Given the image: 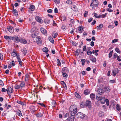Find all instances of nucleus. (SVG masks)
Instances as JSON below:
<instances>
[{"instance_id":"obj_35","label":"nucleus","mask_w":121,"mask_h":121,"mask_svg":"<svg viewBox=\"0 0 121 121\" xmlns=\"http://www.w3.org/2000/svg\"><path fill=\"white\" fill-rule=\"evenodd\" d=\"M43 51L44 52H48V50L47 48L45 47L43 49Z\"/></svg>"},{"instance_id":"obj_49","label":"nucleus","mask_w":121,"mask_h":121,"mask_svg":"<svg viewBox=\"0 0 121 121\" xmlns=\"http://www.w3.org/2000/svg\"><path fill=\"white\" fill-rule=\"evenodd\" d=\"M17 103H18L20 104L21 105H24V104L23 102H21L19 101H17Z\"/></svg>"},{"instance_id":"obj_56","label":"nucleus","mask_w":121,"mask_h":121,"mask_svg":"<svg viewBox=\"0 0 121 121\" xmlns=\"http://www.w3.org/2000/svg\"><path fill=\"white\" fill-rule=\"evenodd\" d=\"M4 84L3 82L0 79V85H1L2 86H4Z\"/></svg>"},{"instance_id":"obj_34","label":"nucleus","mask_w":121,"mask_h":121,"mask_svg":"<svg viewBox=\"0 0 121 121\" xmlns=\"http://www.w3.org/2000/svg\"><path fill=\"white\" fill-rule=\"evenodd\" d=\"M17 54V53L14 51H13L11 53V56L13 57H15L16 56Z\"/></svg>"},{"instance_id":"obj_9","label":"nucleus","mask_w":121,"mask_h":121,"mask_svg":"<svg viewBox=\"0 0 121 121\" xmlns=\"http://www.w3.org/2000/svg\"><path fill=\"white\" fill-rule=\"evenodd\" d=\"M74 116L71 115L67 119V121H73L74 119Z\"/></svg>"},{"instance_id":"obj_52","label":"nucleus","mask_w":121,"mask_h":121,"mask_svg":"<svg viewBox=\"0 0 121 121\" xmlns=\"http://www.w3.org/2000/svg\"><path fill=\"white\" fill-rule=\"evenodd\" d=\"M1 91L2 92H5L6 91L7 92V89H5L4 88H2Z\"/></svg>"},{"instance_id":"obj_20","label":"nucleus","mask_w":121,"mask_h":121,"mask_svg":"<svg viewBox=\"0 0 121 121\" xmlns=\"http://www.w3.org/2000/svg\"><path fill=\"white\" fill-rule=\"evenodd\" d=\"M35 6L32 5H30V8L29 9L30 10H31L32 11H33L35 10Z\"/></svg>"},{"instance_id":"obj_50","label":"nucleus","mask_w":121,"mask_h":121,"mask_svg":"<svg viewBox=\"0 0 121 121\" xmlns=\"http://www.w3.org/2000/svg\"><path fill=\"white\" fill-rule=\"evenodd\" d=\"M57 65L58 66H60L61 65L60 62L58 59H57Z\"/></svg>"},{"instance_id":"obj_31","label":"nucleus","mask_w":121,"mask_h":121,"mask_svg":"<svg viewBox=\"0 0 121 121\" xmlns=\"http://www.w3.org/2000/svg\"><path fill=\"white\" fill-rule=\"evenodd\" d=\"M29 79V75L28 74L26 75L25 76V81H28Z\"/></svg>"},{"instance_id":"obj_62","label":"nucleus","mask_w":121,"mask_h":121,"mask_svg":"<svg viewBox=\"0 0 121 121\" xmlns=\"http://www.w3.org/2000/svg\"><path fill=\"white\" fill-rule=\"evenodd\" d=\"M12 24L14 25L15 26L16 24L14 22H13L12 20H10L9 21Z\"/></svg>"},{"instance_id":"obj_2","label":"nucleus","mask_w":121,"mask_h":121,"mask_svg":"<svg viewBox=\"0 0 121 121\" xmlns=\"http://www.w3.org/2000/svg\"><path fill=\"white\" fill-rule=\"evenodd\" d=\"M99 2L98 0H92L90 5L91 7L92 6V9H94L95 7L99 5Z\"/></svg>"},{"instance_id":"obj_18","label":"nucleus","mask_w":121,"mask_h":121,"mask_svg":"<svg viewBox=\"0 0 121 121\" xmlns=\"http://www.w3.org/2000/svg\"><path fill=\"white\" fill-rule=\"evenodd\" d=\"M90 60L92 62H95L96 61V59L94 56L92 58L91 57H90Z\"/></svg>"},{"instance_id":"obj_22","label":"nucleus","mask_w":121,"mask_h":121,"mask_svg":"<svg viewBox=\"0 0 121 121\" xmlns=\"http://www.w3.org/2000/svg\"><path fill=\"white\" fill-rule=\"evenodd\" d=\"M90 90L87 89H86L85 90L84 92V94L86 95L90 93Z\"/></svg>"},{"instance_id":"obj_17","label":"nucleus","mask_w":121,"mask_h":121,"mask_svg":"<svg viewBox=\"0 0 121 121\" xmlns=\"http://www.w3.org/2000/svg\"><path fill=\"white\" fill-rule=\"evenodd\" d=\"M106 99L104 97H102L101 98L100 101L102 104H104L106 102Z\"/></svg>"},{"instance_id":"obj_63","label":"nucleus","mask_w":121,"mask_h":121,"mask_svg":"<svg viewBox=\"0 0 121 121\" xmlns=\"http://www.w3.org/2000/svg\"><path fill=\"white\" fill-rule=\"evenodd\" d=\"M106 10L107 11H108L110 12H113V10L109 8L107 9Z\"/></svg>"},{"instance_id":"obj_5","label":"nucleus","mask_w":121,"mask_h":121,"mask_svg":"<svg viewBox=\"0 0 121 121\" xmlns=\"http://www.w3.org/2000/svg\"><path fill=\"white\" fill-rule=\"evenodd\" d=\"M40 30L41 32L44 35H46L47 34V30L44 28L41 27L40 29Z\"/></svg>"},{"instance_id":"obj_32","label":"nucleus","mask_w":121,"mask_h":121,"mask_svg":"<svg viewBox=\"0 0 121 121\" xmlns=\"http://www.w3.org/2000/svg\"><path fill=\"white\" fill-rule=\"evenodd\" d=\"M71 9L74 11H76L77 10V8L76 6H73L71 7Z\"/></svg>"},{"instance_id":"obj_4","label":"nucleus","mask_w":121,"mask_h":121,"mask_svg":"<svg viewBox=\"0 0 121 121\" xmlns=\"http://www.w3.org/2000/svg\"><path fill=\"white\" fill-rule=\"evenodd\" d=\"M13 89L10 86H8L7 89V94L8 95H9V93H12L13 92Z\"/></svg>"},{"instance_id":"obj_39","label":"nucleus","mask_w":121,"mask_h":121,"mask_svg":"<svg viewBox=\"0 0 121 121\" xmlns=\"http://www.w3.org/2000/svg\"><path fill=\"white\" fill-rule=\"evenodd\" d=\"M75 96L77 98H79L80 97V96L79 95V94L77 93H75Z\"/></svg>"},{"instance_id":"obj_46","label":"nucleus","mask_w":121,"mask_h":121,"mask_svg":"<svg viewBox=\"0 0 121 121\" xmlns=\"http://www.w3.org/2000/svg\"><path fill=\"white\" fill-rule=\"evenodd\" d=\"M113 52V51L112 50L110 51V52L109 54V58H111L112 55V53Z\"/></svg>"},{"instance_id":"obj_15","label":"nucleus","mask_w":121,"mask_h":121,"mask_svg":"<svg viewBox=\"0 0 121 121\" xmlns=\"http://www.w3.org/2000/svg\"><path fill=\"white\" fill-rule=\"evenodd\" d=\"M118 72V69L117 68L115 69V70L112 71L113 75V76H115Z\"/></svg>"},{"instance_id":"obj_26","label":"nucleus","mask_w":121,"mask_h":121,"mask_svg":"<svg viewBox=\"0 0 121 121\" xmlns=\"http://www.w3.org/2000/svg\"><path fill=\"white\" fill-rule=\"evenodd\" d=\"M61 83L62 85L64 88H67L66 86L65 82L63 81L61 82Z\"/></svg>"},{"instance_id":"obj_25","label":"nucleus","mask_w":121,"mask_h":121,"mask_svg":"<svg viewBox=\"0 0 121 121\" xmlns=\"http://www.w3.org/2000/svg\"><path fill=\"white\" fill-rule=\"evenodd\" d=\"M19 85L21 89H22V87H23L25 85V83L23 82H21Z\"/></svg>"},{"instance_id":"obj_6","label":"nucleus","mask_w":121,"mask_h":121,"mask_svg":"<svg viewBox=\"0 0 121 121\" xmlns=\"http://www.w3.org/2000/svg\"><path fill=\"white\" fill-rule=\"evenodd\" d=\"M91 101H87L86 102L85 105L86 106H88L89 108H90L91 107Z\"/></svg>"},{"instance_id":"obj_27","label":"nucleus","mask_w":121,"mask_h":121,"mask_svg":"<svg viewBox=\"0 0 121 121\" xmlns=\"http://www.w3.org/2000/svg\"><path fill=\"white\" fill-rule=\"evenodd\" d=\"M15 89H21L20 85H17L14 86Z\"/></svg>"},{"instance_id":"obj_45","label":"nucleus","mask_w":121,"mask_h":121,"mask_svg":"<svg viewBox=\"0 0 121 121\" xmlns=\"http://www.w3.org/2000/svg\"><path fill=\"white\" fill-rule=\"evenodd\" d=\"M107 15V13H106L104 14L99 15V16L100 17H101L102 18H103L106 17Z\"/></svg>"},{"instance_id":"obj_53","label":"nucleus","mask_w":121,"mask_h":121,"mask_svg":"<svg viewBox=\"0 0 121 121\" xmlns=\"http://www.w3.org/2000/svg\"><path fill=\"white\" fill-rule=\"evenodd\" d=\"M88 13V12L87 11H85L84 12V16L85 17H87Z\"/></svg>"},{"instance_id":"obj_44","label":"nucleus","mask_w":121,"mask_h":121,"mask_svg":"<svg viewBox=\"0 0 121 121\" xmlns=\"http://www.w3.org/2000/svg\"><path fill=\"white\" fill-rule=\"evenodd\" d=\"M81 61L82 62V64L83 65H84V63L86 61V60L85 59H82L81 60Z\"/></svg>"},{"instance_id":"obj_13","label":"nucleus","mask_w":121,"mask_h":121,"mask_svg":"<svg viewBox=\"0 0 121 121\" xmlns=\"http://www.w3.org/2000/svg\"><path fill=\"white\" fill-rule=\"evenodd\" d=\"M97 91L98 94L100 95H101L103 94L104 92L103 90L101 89H98Z\"/></svg>"},{"instance_id":"obj_61","label":"nucleus","mask_w":121,"mask_h":121,"mask_svg":"<svg viewBox=\"0 0 121 121\" xmlns=\"http://www.w3.org/2000/svg\"><path fill=\"white\" fill-rule=\"evenodd\" d=\"M72 43L73 46H75L77 45V43L76 42H75L74 41H72Z\"/></svg>"},{"instance_id":"obj_19","label":"nucleus","mask_w":121,"mask_h":121,"mask_svg":"<svg viewBox=\"0 0 121 121\" xmlns=\"http://www.w3.org/2000/svg\"><path fill=\"white\" fill-rule=\"evenodd\" d=\"M20 37H18L17 36H15V42L16 43H18L19 42H20Z\"/></svg>"},{"instance_id":"obj_29","label":"nucleus","mask_w":121,"mask_h":121,"mask_svg":"<svg viewBox=\"0 0 121 121\" xmlns=\"http://www.w3.org/2000/svg\"><path fill=\"white\" fill-rule=\"evenodd\" d=\"M50 20L48 19H46L44 20V22L46 24H48L50 23Z\"/></svg>"},{"instance_id":"obj_10","label":"nucleus","mask_w":121,"mask_h":121,"mask_svg":"<svg viewBox=\"0 0 121 121\" xmlns=\"http://www.w3.org/2000/svg\"><path fill=\"white\" fill-rule=\"evenodd\" d=\"M35 19L37 21L39 22H43V20L42 19L39 17H35Z\"/></svg>"},{"instance_id":"obj_1","label":"nucleus","mask_w":121,"mask_h":121,"mask_svg":"<svg viewBox=\"0 0 121 121\" xmlns=\"http://www.w3.org/2000/svg\"><path fill=\"white\" fill-rule=\"evenodd\" d=\"M77 106L73 104L70 107L69 110L70 112L71 115L74 116L77 112Z\"/></svg>"},{"instance_id":"obj_12","label":"nucleus","mask_w":121,"mask_h":121,"mask_svg":"<svg viewBox=\"0 0 121 121\" xmlns=\"http://www.w3.org/2000/svg\"><path fill=\"white\" fill-rule=\"evenodd\" d=\"M69 72L68 69L67 67H64L62 69V73H67Z\"/></svg>"},{"instance_id":"obj_47","label":"nucleus","mask_w":121,"mask_h":121,"mask_svg":"<svg viewBox=\"0 0 121 121\" xmlns=\"http://www.w3.org/2000/svg\"><path fill=\"white\" fill-rule=\"evenodd\" d=\"M22 52L24 55L26 54V49H23L22 50Z\"/></svg>"},{"instance_id":"obj_23","label":"nucleus","mask_w":121,"mask_h":121,"mask_svg":"<svg viewBox=\"0 0 121 121\" xmlns=\"http://www.w3.org/2000/svg\"><path fill=\"white\" fill-rule=\"evenodd\" d=\"M103 27V24H101L99 26H97V28L98 30H100Z\"/></svg>"},{"instance_id":"obj_59","label":"nucleus","mask_w":121,"mask_h":121,"mask_svg":"<svg viewBox=\"0 0 121 121\" xmlns=\"http://www.w3.org/2000/svg\"><path fill=\"white\" fill-rule=\"evenodd\" d=\"M83 28L82 26H80L78 27V30L79 31H82L83 30Z\"/></svg>"},{"instance_id":"obj_64","label":"nucleus","mask_w":121,"mask_h":121,"mask_svg":"<svg viewBox=\"0 0 121 121\" xmlns=\"http://www.w3.org/2000/svg\"><path fill=\"white\" fill-rule=\"evenodd\" d=\"M106 105L108 106L109 105V101L108 99H106Z\"/></svg>"},{"instance_id":"obj_57","label":"nucleus","mask_w":121,"mask_h":121,"mask_svg":"<svg viewBox=\"0 0 121 121\" xmlns=\"http://www.w3.org/2000/svg\"><path fill=\"white\" fill-rule=\"evenodd\" d=\"M109 82L110 83H115L116 82V81L115 80H110L109 81Z\"/></svg>"},{"instance_id":"obj_48","label":"nucleus","mask_w":121,"mask_h":121,"mask_svg":"<svg viewBox=\"0 0 121 121\" xmlns=\"http://www.w3.org/2000/svg\"><path fill=\"white\" fill-rule=\"evenodd\" d=\"M11 37L9 36L6 35L4 36V38L6 39H11Z\"/></svg>"},{"instance_id":"obj_43","label":"nucleus","mask_w":121,"mask_h":121,"mask_svg":"<svg viewBox=\"0 0 121 121\" xmlns=\"http://www.w3.org/2000/svg\"><path fill=\"white\" fill-rule=\"evenodd\" d=\"M115 51L118 53H121V51L119 50L118 48H116L115 49Z\"/></svg>"},{"instance_id":"obj_42","label":"nucleus","mask_w":121,"mask_h":121,"mask_svg":"<svg viewBox=\"0 0 121 121\" xmlns=\"http://www.w3.org/2000/svg\"><path fill=\"white\" fill-rule=\"evenodd\" d=\"M63 77H64L66 78L67 76L68 75L66 73H62Z\"/></svg>"},{"instance_id":"obj_16","label":"nucleus","mask_w":121,"mask_h":121,"mask_svg":"<svg viewBox=\"0 0 121 121\" xmlns=\"http://www.w3.org/2000/svg\"><path fill=\"white\" fill-rule=\"evenodd\" d=\"M30 110L32 112L34 113L35 111V109L34 107L33 106H30Z\"/></svg>"},{"instance_id":"obj_38","label":"nucleus","mask_w":121,"mask_h":121,"mask_svg":"<svg viewBox=\"0 0 121 121\" xmlns=\"http://www.w3.org/2000/svg\"><path fill=\"white\" fill-rule=\"evenodd\" d=\"M94 15L95 17L97 18H100L99 15L98 16L97 14L96 13H94Z\"/></svg>"},{"instance_id":"obj_41","label":"nucleus","mask_w":121,"mask_h":121,"mask_svg":"<svg viewBox=\"0 0 121 121\" xmlns=\"http://www.w3.org/2000/svg\"><path fill=\"white\" fill-rule=\"evenodd\" d=\"M116 108L117 110L118 111H120L121 110L120 107L118 104H117L116 105Z\"/></svg>"},{"instance_id":"obj_55","label":"nucleus","mask_w":121,"mask_h":121,"mask_svg":"<svg viewBox=\"0 0 121 121\" xmlns=\"http://www.w3.org/2000/svg\"><path fill=\"white\" fill-rule=\"evenodd\" d=\"M58 35L57 33H55V34L52 35V36L53 37L55 38Z\"/></svg>"},{"instance_id":"obj_21","label":"nucleus","mask_w":121,"mask_h":121,"mask_svg":"<svg viewBox=\"0 0 121 121\" xmlns=\"http://www.w3.org/2000/svg\"><path fill=\"white\" fill-rule=\"evenodd\" d=\"M36 40L37 42L40 43L41 42V40L40 36H37L36 37Z\"/></svg>"},{"instance_id":"obj_54","label":"nucleus","mask_w":121,"mask_h":121,"mask_svg":"<svg viewBox=\"0 0 121 121\" xmlns=\"http://www.w3.org/2000/svg\"><path fill=\"white\" fill-rule=\"evenodd\" d=\"M92 52L89 50H88L87 52V53L88 55L90 56L92 54Z\"/></svg>"},{"instance_id":"obj_8","label":"nucleus","mask_w":121,"mask_h":121,"mask_svg":"<svg viewBox=\"0 0 121 121\" xmlns=\"http://www.w3.org/2000/svg\"><path fill=\"white\" fill-rule=\"evenodd\" d=\"M7 28L8 29V30L11 33H13L14 31V29L13 27L11 26H8Z\"/></svg>"},{"instance_id":"obj_33","label":"nucleus","mask_w":121,"mask_h":121,"mask_svg":"<svg viewBox=\"0 0 121 121\" xmlns=\"http://www.w3.org/2000/svg\"><path fill=\"white\" fill-rule=\"evenodd\" d=\"M18 61L19 62V64L20 65L21 67V68L22 66V62L21 59H20V60L19 59V60H18Z\"/></svg>"},{"instance_id":"obj_24","label":"nucleus","mask_w":121,"mask_h":121,"mask_svg":"<svg viewBox=\"0 0 121 121\" xmlns=\"http://www.w3.org/2000/svg\"><path fill=\"white\" fill-rule=\"evenodd\" d=\"M37 33L36 32H35L33 34L31 35L32 37L33 38H35L36 36H38Z\"/></svg>"},{"instance_id":"obj_14","label":"nucleus","mask_w":121,"mask_h":121,"mask_svg":"<svg viewBox=\"0 0 121 121\" xmlns=\"http://www.w3.org/2000/svg\"><path fill=\"white\" fill-rule=\"evenodd\" d=\"M20 42L23 44H26L27 43L26 40L24 39H22L21 38L20 39Z\"/></svg>"},{"instance_id":"obj_11","label":"nucleus","mask_w":121,"mask_h":121,"mask_svg":"<svg viewBox=\"0 0 121 121\" xmlns=\"http://www.w3.org/2000/svg\"><path fill=\"white\" fill-rule=\"evenodd\" d=\"M16 114L19 117L22 116V113L20 110L19 109H17L16 111Z\"/></svg>"},{"instance_id":"obj_51","label":"nucleus","mask_w":121,"mask_h":121,"mask_svg":"<svg viewBox=\"0 0 121 121\" xmlns=\"http://www.w3.org/2000/svg\"><path fill=\"white\" fill-rule=\"evenodd\" d=\"M80 50L79 49H78L76 51V54L78 55L79 54V53L80 52Z\"/></svg>"},{"instance_id":"obj_58","label":"nucleus","mask_w":121,"mask_h":121,"mask_svg":"<svg viewBox=\"0 0 121 121\" xmlns=\"http://www.w3.org/2000/svg\"><path fill=\"white\" fill-rule=\"evenodd\" d=\"M66 3L68 4H70L72 3V2L71 1L68 0L66 1Z\"/></svg>"},{"instance_id":"obj_36","label":"nucleus","mask_w":121,"mask_h":121,"mask_svg":"<svg viewBox=\"0 0 121 121\" xmlns=\"http://www.w3.org/2000/svg\"><path fill=\"white\" fill-rule=\"evenodd\" d=\"M56 102L55 101H52V107H54L56 106Z\"/></svg>"},{"instance_id":"obj_7","label":"nucleus","mask_w":121,"mask_h":121,"mask_svg":"<svg viewBox=\"0 0 121 121\" xmlns=\"http://www.w3.org/2000/svg\"><path fill=\"white\" fill-rule=\"evenodd\" d=\"M14 6H13V14L17 17L18 16V12L17 10L14 9Z\"/></svg>"},{"instance_id":"obj_40","label":"nucleus","mask_w":121,"mask_h":121,"mask_svg":"<svg viewBox=\"0 0 121 121\" xmlns=\"http://www.w3.org/2000/svg\"><path fill=\"white\" fill-rule=\"evenodd\" d=\"M37 117H40L43 116V114L40 113H39L36 115Z\"/></svg>"},{"instance_id":"obj_3","label":"nucleus","mask_w":121,"mask_h":121,"mask_svg":"<svg viewBox=\"0 0 121 121\" xmlns=\"http://www.w3.org/2000/svg\"><path fill=\"white\" fill-rule=\"evenodd\" d=\"M85 115L82 113L79 112L77 113L76 115V117L78 118H83L85 116Z\"/></svg>"},{"instance_id":"obj_30","label":"nucleus","mask_w":121,"mask_h":121,"mask_svg":"<svg viewBox=\"0 0 121 121\" xmlns=\"http://www.w3.org/2000/svg\"><path fill=\"white\" fill-rule=\"evenodd\" d=\"M48 39L50 42L52 43H54V40L52 37H49Z\"/></svg>"},{"instance_id":"obj_37","label":"nucleus","mask_w":121,"mask_h":121,"mask_svg":"<svg viewBox=\"0 0 121 121\" xmlns=\"http://www.w3.org/2000/svg\"><path fill=\"white\" fill-rule=\"evenodd\" d=\"M66 17L65 16H62V21H65L66 20Z\"/></svg>"},{"instance_id":"obj_28","label":"nucleus","mask_w":121,"mask_h":121,"mask_svg":"<svg viewBox=\"0 0 121 121\" xmlns=\"http://www.w3.org/2000/svg\"><path fill=\"white\" fill-rule=\"evenodd\" d=\"M95 95L92 93L90 95L91 98L92 99H93L95 98Z\"/></svg>"},{"instance_id":"obj_60","label":"nucleus","mask_w":121,"mask_h":121,"mask_svg":"<svg viewBox=\"0 0 121 121\" xmlns=\"http://www.w3.org/2000/svg\"><path fill=\"white\" fill-rule=\"evenodd\" d=\"M56 3L59 4L60 3V0H53Z\"/></svg>"}]
</instances>
